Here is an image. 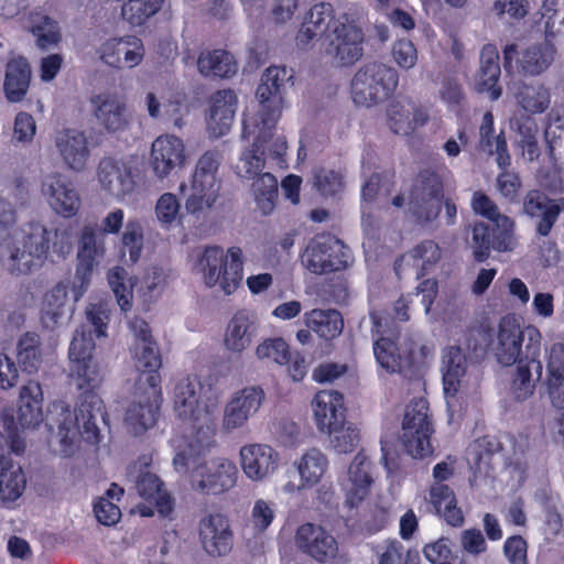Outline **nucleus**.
<instances>
[{
	"mask_svg": "<svg viewBox=\"0 0 564 564\" xmlns=\"http://www.w3.org/2000/svg\"><path fill=\"white\" fill-rule=\"evenodd\" d=\"M96 344L93 332L86 325L79 326L73 336L68 349L69 379L76 386L78 397L74 412L65 403L53 404L47 416V424L53 429L56 424L62 449L72 451L77 435L89 444L96 445L101 435L97 425V416L106 420L105 404L98 394L104 376L98 361L94 357Z\"/></svg>",
	"mask_w": 564,
	"mask_h": 564,
	"instance_id": "nucleus-1",
	"label": "nucleus"
},
{
	"mask_svg": "<svg viewBox=\"0 0 564 564\" xmlns=\"http://www.w3.org/2000/svg\"><path fill=\"white\" fill-rule=\"evenodd\" d=\"M129 327L134 335L133 355L135 367L147 373L148 388L138 393L124 414V424L133 435H142L152 429L160 416L163 402L161 375L162 358L149 324L141 317H133Z\"/></svg>",
	"mask_w": 564,
	"mask_h": 564,
	"instance_id": "nucleus-2",
	"label": "nucleus"
},
{
	"mask_svg": "<svg viewBox=\"0 0 564 564\" xmlns=\"http://www.w3.org/2000/svg\"><path fill=\"white\" fill-rule=\"evenodd\" d=\"M497 338V361L505 367L516 365L511 392L518 401H523L535 390L532 371H535L536 380L542 376V334L533 325L522 328L514 314H507L499 321Z\"/></svg>",
	"mask_w": 564,
	"mask_h": 564,
	"instance_id": "nucleus-3",
	"label": "nucleus"
},
{
	"mask_svg": "<svg viewBox=\"0 0 564 564\" xmlns=\"http://www.w3.org/2000/svg\"><path fill=\"white\" fill-rule=\"evenodd\" d=\"M172 399L175 415L195 430L193 441L199 454L215 447L219 400L213 386L197 375H187L176 381Z\"/></svg>",
	"mask_w": 564,
	"mask_h": 564,
	"instance_id": "nucleus-4",
	"label": "nucleus"
},
{
	"mask_svg": "<svg viewBox=\"0 0 564 564\" xmlns=\"http://www.w3.org/2000/svg\"><path fill=\"white\" fill-rule=\"evenodd\" d=\"M195 441L189 444L191 452H194L193 457H186L177 454L174 458V464L182 460L183 465H193L189 469L188 481L191 488L204 496H217L229 491L236 486L238 478V468L234 462L226 457H215L206 459L210 448L206 449L204 454H199Z\"/></svg>",
	"mask_w": 564,
	"mask_h": 564,
	"instance_id": "nucleus-5",
	"label": "nucleus"
},
{
	"mask_svg": "<svg viewBox=\"0 0 564 564\" xmlns=\"http://www.w3.org/2000/svg\"><path fill=\"white\" fill-rule=\"evenodd\" d=\"M43 390L37 381L30 380L21 387L17 421L12 413L3 412L1 414L6 441L9 449L15 455H22L25 451V438L22 435L25 429H35L43 422Z\"/></svg>",
	"mask_w": 564,
	"mask_h": 564,
	"instance_id": "nucleus-6",
	"label": "nucleus"
},
{
	"mask_svg": "<svg viewBox=\"0 0 564 564\" xmlns=\"http://www.w3.org/2000/svg\"><path fill=\"white\" fill-rule=\"evenodd\" d=\"M399 85V75L393 67L371 62L360 67L350 84L356 105L371 107L390 99Z\"/></svg>",
	"mask_w": 564,
	"mask_h": 564,
	"instance_id": "nucleus-7",
	"label": "nucleus"
},
{
	"mask_svg": "<svg viewBox=\"0 0 564 564\" xmlns=\"http://www.w3.org/2000/svg\"><path fill=\"white\" fill-rule=\"evenodd\" d=\"M434 432L429 401L425 398L412 399L405 406L401 426L400 440L405 452L413 458L432 456L431 437Z\"/></svg>",
	"mask_w": 564,
	"mask_h": 564,
	"instance_id": "nucleus-8",
	"label": "nucleus"
},
{
	"mask_svg": "<svg viewBox=\"0 0 564 564\" xmlns=\"http://www.w3.org/2000/svg\"><path fill=\"white\" fill-rule=\"evenodd\" d=\"M445 164L421 169L415 175L410 193L409 206L419 223L435 220L444 199Z\"/></svg>",
	"mask_w": 564,
	"mask_h": 564,
	"instance_id": "nucleus-9",
	"label": "nucleus"
},
{
	"mask_svg": "<svg viewBox=\"0 0 564 564\" xmlns=\"http://www.w3.org/2000/svg\"><path fill=\"white\" fill-rule=\"evenodd\" d=\"M205 284L209 288L219 284L221 290L230 295L242 281V250L230 247L227 253L217 246L206 247L200 259Z\"/></svg>",
	"mask_w": 564,
	"mask_h": 564,
	"instance_id": "nucleus-10",
	"label": "nucleus"
},
{
	"mask_svg": "<svg viewBox=\"0 0 564 564\" xmlns=\"http://www.w3.org/2000/svg\"><path fill=\"white\" fill-rule=\"evenodd\" d=\"M302 264L314 274L345 270L352 261L351 250L332 234L313 237L301 254Z\"/></svg>",
	"mask_w": 564,
	"mask_h": 564,
	"instance_id": "nucleus-11",
	"label": "nucleus"
},
{
	"mask_svg": "<svg viewBox=\"0 0 564 564\" xmlns=\"http://www.w3.org/2000/svg\"><path fill=\"white\" fill-rule=\"evenodd\" d=\"M291 78L285 66H270L263 72L256 91L260 104V131L271 132L275 128L283 109L285 83Z\"/></svg>",
	"mask_w": 564,
	"mask_h": 564,
	"instance_id": "nucleus-12",
	"label": "nucleus"
},
{
	"mask_svg": "<svg viewBox=\"0 0 564 564\" xmlns=\"http://www.w3.org/2000/svg\"><path fill=\"white\" fill-rule=\"evenodd\" d=\"M371 335L373 338V355L377 364L387 373H404V366L409 364V356L400 348L401 328L392 319L372 316Z\"/></svg>",
	"mask_w": 564,
	"mask_h": 564,
	"instance_id": "nucleus-13",
	"label": "nucleus"
},
{
	"mask_svg": "<svg viewBox=\"0 0 564 564\" xmlns=\"http://www.w3.org/2000/svg\"><path fill=\"white\" fill-rule=\"evenodd\" d=\"M502 55L507 73L517 69L525 76H539L553 64L556 48L549 41H542L532 43L519 52L518 45L510 43L503 47Z\"/></svg>",
	"mask_w": 564,
	"mask_h": 564,
	"instance_id": "nucleus-14",
	"label": "nucleus"
},
{
	"mask_svg": "<svg viewBox=\"0 0 564 564\" xmlns=\"http://www.w3.org/2000/svg\"><path fill=\"white\" fill-rule=\"evenodd\" d=\"M326 53L332 55L340 66H351L364 54L365 35L355 22L344 13L337 18L334 29L327 34Z\"/></svg>",
	"mask_w": 564,
	"mask_h": 564,
	"instance_id": "nucleus-15",
	"label": "nucleus"
},
{
	"mask_svg": "<svg viewBox=\"0 0 564 564\" xmlns=\"http://www.w3.org/2000/svg\"><path fill=\"white\" fill-rule=\"evenodd\" d=\"M51 231L42 225L31 227L22 241V248H14L8 261L11 274H29L46 259L51 248Z\"/></svg>",
	"mask_w": 564,
	"mask_h": 564,
	"instance_id": "nucleus-16",
	"label": "nucleus"
},
{
	"mask_svg": "<svg viewBox=\"0 0 564 564\" xmlns=\"http://www.w3.org/2000/svg\"><path fill=\"white\" fill-rule=\"evenodd\" d=\"M471 208L477 215L487 218L495 225L494 249L499 252L511 250L516 226L514 220L507 215L500 214L497 204L481 191L473 194Z\"/></svg>",
	"mask_w": 564,
	"mask_h": 564,
	"instance_id": "nucleus-17",
	"label": "nucleus"
},
{
	"mask_svg": "<svg viewBox=\"0 0 564 564\" xmlns=\"http://www.w3.org/2000/svg\"><path fill=\"white\" fill-rule=\"evenodd\" d=\"M198 535L204 551L213 556L227 555L234 545V533L229 520L221 513H209L200 519Z\"/></svg>",
	"mask_w": 564,
	"mask_h": 564,
	"instance_id": "nucleus-18",
	"label": "nucleus"
},
{
	"mask_svg": "<svg viewBox=\"0 0 564 564\" xmlns=\"http://www.w3.org/2000/svg\"><path fill=\"white\" fill-rule=\"evenodd\" d=\"M185 158L182 139L173 134H162L152 142L149 163L153 174L163 180L182 167Z\"/></svg>",
	"mask_w": 564,
	"mask_h": 564,
	"instance_id": "nucleus-19",
	"label": "nucleus"
},
{
	"mask_svg": "<svg viewBox=\"0 0 564 564\" xmlns=\"http://www.w3.org/2000/svg\"><path fill=\"white\" fill-rule=\"evenodd\" d=\"M295 545L304 554L319 563L334 560L338 553L336 539L323 527L307 522L295 533Z\"/></svg>",
	"mask_w": 564,
	"mask_h": 564,
	"instance_id": "nucleus-20",
	"label": "nucleus"
},
{
	"mask_svg": "<svg viewBox=\"0 0 564 564\" xmlns=\"http://www.w3.org/2000/svg\"><path fill=\"white\" fill-rule=\"evenodd\" d=\"M99 58L113 68H133L144 57V45L138 36L112 37L98 48Z\"/></svg>",
	"mask_w": 564,
	"mask_h": 564,
	"instance_id": "nucleus-21",
	"label": "nucleus"
},
{
	"mask_svg": "<svg viewBox=\"0 0 564 564\" xmlns=\"http://www.w3.org/2000/svg\"><path fill=\"white\" fill-rule=\"evenodd\" d=\"M79 243L76 272L73 281L76 301L87 291L94 268L98 263V258L104 254V248L97 245L96 232L93 227L85 226L83 228Z\"/></svg>",
	"mask_w": 564,
	"mask_h": 564,
	"instance_id": "nucleus-22",
	"label": "nucleus"
},
{
	"mask_svg": "<svg viewBox=\"0 0 564 564\" xmlns=\"http://www.w3.org/2000/svg\"><path fill=\"white\" fill-rule=\"evenodd\" d=\"M42 192L56 214L70 218L78 213L80 197L67 176L59 173L47 175L42 183Z\"/></svg>",
	"mask_w": 564,
	"mask_h": 564,
	"instance_id": "nucleus-23",
	"label": "nucleus"
},
{
	"mask_svg": "<svg viewBox=\"0 0 564 564\" xmlns=\"http://www.w3.org/2000/svg\"><path fill=\"white\" fill-rule=\"evenodd\" d=\"M371 462L358 452L349 465L347 479L341 484L345 492L344 506L352 512L367 499L373 482L370 475Z\"/></svg>",
	"mask_w": 564,
	"mask_h": 564,
	"instance_id": "nucleus-24",
	"label": "nucleus"
},
{
	"mask_svg": "<svg viewBox=\"0 0 564 564\" xmlns=\"http://www.w3.org/2000/svg\"><path fill=\"white\" fill-rule=\"evenodd\" d=\"M523 210L529 217L538 218L536 235L546 237L564 210V198L552 199L539 189H531L524 196Z\"/></svg>",
	"mask_w": 564,
	"mask_h": 564,
	"instance_id": "nucleus-25",
	"label": "nucleus"
},
{
	"mask_svg": "<svg viewBox=\"0 0 564 564\" xmlns=\"http://www.w3.org/2000/svg\"><path fill=\"white\" fill-rule=\"evenodd\" d=\"M240 462L245 475L253 481L269 478L278 468L279 454L267 444H249L240 449Z\"/></svg>",
	"mask_w": 564,
	"mask_h": 564,
	"instance_id": "nucleus-26",
	"label": "nucleus"
},
{
	"mask_svg": "<svg viewBox=\"0 0 564 564\" xmlns=\"http://www.w3.org/2000/svg\"><path fill=\"white\" fill-rule=\"evenodd\" d=\"M97 122L108 132L124 130L129 124L127 105L120 96L112 93H100L90 99Z\"/></svg>",
	"mask_w": 564,
	"mask_h": 564,
	"instance_id": "nucleus-27",
	"label": "nucleus"
},
{
	"mask_svg": "<svg viewBox=\"0 0 564 564\" xmlns=\"http://www.w3.org/2000/svg\"><path fill=\"white\" fill-rule=\"evenodd\" d=\"M263 400L264 392L260 387L243 388L237 392L225 408L224 427L231 431L245 425L257 413Z\"/></svg>",
	"mask_w": 564,
	"mask_h": 564,
	"instance_id": "nucleus-28",
	"label": "nucleus"
},
{
	"mask_svg": "<svg viewBox=\"0 0 564 564\" xmlns=\"http://www.w3.org/2000/svg\"><path fill=\"white\" fill-rule=\"evenodd\" d=\"M210 102L207 128L213 137L220 138L231 128L238 99L234 90L223 89L212 96Z\"/></svg>",
	"mask_w": 564,
	"mask_h": 564,
	"instance_id": "nucleus-29",
	"label": "nucleus"
},
{
	"mask_svg": "<svg viewBox=\"0 0 564 564\" xmlns=\"http://www.w3.org/2000/svg\"><path fill=\"white\" fill-rule=\"evenodd\" d=\"M336 22L335 10L329 2L315 3L304 17L296 36L297 43L307 45L316 37L327 36Z\"/></svg>",
	"mask_w": 564,
	"mask_h": 564,
	"instance_id": "nucleus-30",
	"label": "nucleus"
},
{
	"mask_svg": "<svg viewBox=\"0 0 564 564\" xmlns=\"http://www.w3.org/2000/svg\"><path fill=\"white\" fill-rule=\"evenodd\" d=\"M9 444L4 434L0 431V496L6 501H15L22 496L26 479L21 466H14L7 451Z\"/></svg>",
	"mask_w": 564,
	"mask_h": 564,
	"instance_id": "nucleus-31",
	"label": "nucleus"
},
{
	"mask_svg": "<svg viewBox=\"0 0 564 564\" xmlns=\"http://www.w3.org/2000/svg\"><path fill=\"white\" fill-rule=\"evenodd\" d=\"M313 410L316 425L321 432L344 423L346 406L343 393L335 390H321L313 400Z\"/></svg>",
	"mask_w": 564,
	"mask_h": 564,
	"instance_id": "nucleus-32",
	"label": "nucleus"
},
{
	"mask_svg": "<svg viewBox=\"0 0 564 564\" xmlns=\"http://www.w3.org/2000/svg\"><path fill=\"white\" fill-rule=\"evenodd\" d=\"M501 69L499 53L495 44H485L480 51V69L476 82V90L479 94H488L495 101L502 95V88L498 85Z\"/></svg>",
	"mask_w": 564,
	"mask_h": 564,
	"instance_id": "nucleus-33",
	"label": "nucleus"
},
{
	"mask_svg": "<svg viewBox=\"0 0 564 564\" xmlns=\"http://www.w3.org/2000/svg\"><path fill=\"white\" fill-rule=\"evenodd\" d=\"M98 180L105 191L117 197H124L134 187L130 167L110 158H105L100 161Z\"/></svg>",
	"mask_w": 564,
	"mask_h": 564,
	"instance_id": "nucleus-34",
	"label": "nucleus"
},
{
	"mask_svg": "<svg viewBox=\"0 0 564 564\" xmlns=\"http://www.w3.org/2000/svg\"><path fill=\"white\" fill-rule=\"evenodd\" d=\"M191 188L185 207L191 215L199 217L215 206L219 197L220 181L217 175H192Z\"/></svg>",
	"mask_w": 564,
	"mask_h": 564,
	"instance_id": "nucleus-35",
	"label": "nucleus"
},
{
	"mask_svg": "<svg viewBox=\"0 0 564 564\" xmlns=\"http://www.w3.org/2000/svg\"><path fill=\"white\" fill-rule=\"evenodd\" d=\"M258 328L256 316L247 310H240L229 321L224 343L229 350L241 352L250 346Z\"/></svg>",
	"mask_w": 564,
	"mask_h": 564,
	"instance_id": "nucleus-36",
	"label": "nucleus"
},
{
	"mask_svg": "<svg viewBox=\"0 0 564 564\" xmlns=\"http://www.w3.org/2000/svg\"><path fill=\"white\" fill-rule=\"evenodd\" d=\"M55 144L69 169L82 171L85 167L89 149L84 132L64 129L57 133Z\"/></svg>",
	"mask_w": 564,
	"mask_h": 564,
	"instance_id": "nucleus-37",
	"label": "nucleus"
},
{
	"mask_svg": "<svg viewBox=\"0 0 564 564\" xmlns=\"http://www.w3.org/2000/svg\"><path fill=\"white\" fill-rule=\"evenodd\" d=\"M495 118L491 111H486L479 127V149L488 155H496V162L499 169L511 165V156L508 150V143L505 131L501 130L496 137Z\"/></svg>",
	"mask_w": 564,
	"mask_h": 564,
	"instance_id": "nucleus-38",
	"label": "nucleus"
},
{
	"mask_svg": "<svg viewBox=\"0 0 564 564\" xmlns=\"http://www.w3.org/2000/svg\"><path fill=\"white\" fill-rule=\"evenodd\" d=\"M441 248L433 240H423L394 261V270L400 273L403 262L417 269L416 276L423 278L441 259Z\"/></svg>",
	"mask_w": 564,
	"mask_h": 564,
	"instance_id": "nucleus-39",
	"label": "nucleus"
},
{
	"mask_svg": "<svg viewBox=\"0 0 564 564\" xmlns=\"http://www.w3.org/2000/svg\"><path fill=\"white\" fill-rule=\"evenodd\" d=\"M31 80V67L24 57L8 62L3 89L10 102H20L24 99Z\"/></svg>",
	"mask_w": 564,
	"mask_h": 564,
	"instance_id": "nucleus-40",
	"label": "nucleus"
},
{
	"mask_svg": "<svg viewBox=\"0 0 564 564\" xmlns=\"http://www.w3.org/2000/svg\"><path fill=\"white\" fill-rule=\"evenodd\" d=\"M430 501L436 513L442 517L448 525L459 528L464 524L465 518L463 511L457 506L456 496L448 485H433L430 489Z\"/></svg>",
	"mask_w": 564,
	"mask_h": 564,
	"instance_id": "nucleus-41",
	"label": "nucleus"
},
{
	"mask_svg": "<svg viewBox=\"0 0 564 564\" xmlns=\"http://www.w3.org/2000/svg\"><path fill=\"white\" fill-rule=\"evenodd\" d=\"M197 68L205 77L230 78L236 75L238 64L234 55L228 51L213 50L199 54Z\"/></svg>",
	"mask_w": 564,
	"mask_h": 564,
	"instance_id": "nucleus-42",
	"label": "nucleus"
},
{
	"mask_svg": "<svg viewBox=\"0 0 564 564\" xmlns=\"http://www.w3.org/2000/svg\"><path fill=\"white\" fill-rule=\"evenodd\" d=\"M304 323L324 340L338 337L344 328V319L337 310L314 308L304 314Z\"/></svg>",
	"mask_w": 564,
	"mask_h": 564,
	"instance_id": "nucleus-43",
	"label": "nucleus"
},
{
	"mask_svg": "<svg viewBox=\"0 0 564 564\" xmlns=\"http://www.w3.org/2000/svg\"><path fill=\"white\" fill-rule=\"evenodd\" d=\"M467 359L459 346H449L443 355V386L447 395L454 397L465 376Z\"/></svg>",
	"mask_w": 564,
	"mask_h": 564,
	"instance_id": "nucleus-44",
	"label": "nucleus"
},
{
	"mask_svg": "<svg viewBox=\"0 0 564 564\" xmlns=\"http://www.w3.org/2000/svg\"><path fill=\"white\" fill-rule=\"evenodd\" d=\"M17 360L22 371L34 373L43 361L40 335L34 332L23 334L17 345Z\"/></svg>",
	"mask_w": 564,
	"mask_h": 564,
	"instance_id": "nucleus-45",
	"label": "nucleus"
},
{
	"mask_svg": "<svg viewBox=\"0 0 564 564\" xmlns=\"http://www.w3.org/2000/svg\"><path fill=\"white\" fill-rule=\"evenodd\" d=\"M546 387L552 404L555 406L557 397L563 395L564 387V344L555 343L551 346L546 362Z\"/></svg>",
	"mask_w": 564,
	"mask_h": 564,
	"instance_id": "nucleus-46",
	"label": "nucleus"
},
{
	"mask_svg": "<svg viewBox=\"0 0 564 564\" xmlns=\"http://www.w3.org/2000/svg\"><path fill=\"white\" fill-rule=\"evenodd\" d=\"M303 486H314L318 484L327 470L328 459L317 448L306 451L296 463Z\"/></svg>",
	"mask_w": 564,
	"mask_h": 564,
	"instance_id": "nucleus-47",
	"label": "nucleus"
},
{
	"mask_svg": "<svg viewBox=\"0 0 564 564\" xmlns=\"http://www.w3.org/2000/svg\"><path fill=\"white\" fill-rule=\"evenodd\" d=\"M251 192L258 208L263 215H270L278 199V180L269 173H262L253 178Z\"/></svg>",
	"mask_w": 564,
	"mask_h": 564,
	"instance_id": "nucleus-48",
	"label": "nucleus"
},
{
	"mask_svg": "<svg viewBox=\"0 0 564 564\" xmlns=\"http://www.w3.org/2000/svg\"><path fill=\"white\" fill-rule=\"evenodd\" d=\"M163 0H126L121 7V17L133 26L144 24L162 7Z\"/></svg>",
	"mask_w": 564,
	"mask_h": 564,
	"instance_id": "nucleus-49",
	"label": "nucleus"
},
{
	"mask_svg": "<svg viewBox=\"0 0 564 564\" xmlns=\"http://www.w3.org/2000/svg\"><path fill=\"white\" fill-rule=\"evenodd\" d=\"M330 437V444L335 452L339 454H347L355 451L360 441L359 430L352 424L337 423L335 426H330L325 430Z\"/></svg>",
	"mask_w": 564,
	"mask_h": 564,
	"instance_id": "nucleus-50",
	"label": "nucleus"
},
{
	"mask_svg": "<svg viewBox=\"0 0 564 564\" xmlns=\"http://www.w3.org/2000/svg\"><path fill=\"white\" fill-rule=\"evenodd\" d=\"M502 449L501 443L489 435L478 438L469 449L470 460L478 471H488L492 456Z\"/></svg>",
	"mask_w": 564,
	"mask_h": 564,
	"instance_id": "nucleus-51",
	"label": "nucleus"
},
{
	"mask_svg": "<svg viewBox=\"0 0 564 564\" xmlns=\"http://www.w3.org/2000/svg\"><path fill=\"white\" fill-rule=\"evenodd\" d=\"M496 227L492 229L489 225L478 221L475 223L471 230V248L473 257L477 262H485L491 249H494V234Z\"/></svg>",
	"mask_w": 564,
	"mask_h": 564,
	"instance_id": "nucleus-52",
	"label": "nucleus"
},
{
	"mask_svg": "<svg viewBox=\"0 0 564 564\" xmlns=\"http://www.w3.org/2000/svg\"><path fill=\"white\" fill-rule=\"evenodd\" d=\"M67 284L58 282L44 294L42 307L43 322L50 319L53 324L57 323L58 318L63 315V308L67 299Z\"/></svg>",
	"mask_w": 564,
	"mask_h": 564,
	"instance_id": "nucleus-53",
	"label": "nucleus"
},
{
	"mask_svg": "<svg viewBox=\"0 0 564 564\" xmlns=\"http://www.w3.org/2000/svg\"><path fill=\"white\" fill-rule=\"evenodd\" d=\"M108 282L116 296L117 303L123 312L132 307V285H127V271L122 267H115L108 272Z\"/></svg>",
	"mask_w": 564,
	"mask_h": 564,
	"instance_id": "nucleus-54",
	"label": "nucleus"
},
{
	"mask_svg": "<svg viewBox=\"0 0 564 564\" xmlns=\"http://www.w3.org/2000/svg\"><path fill=\"white\" fill-rule=\"evenodd\" d=\"M315 189L324 197H334L344 188V177L340 172L326 167H318L313 173Z\"/></svg>",
	"mask_w": 564,
	"mask_h": 564,
	"instance_id": "nucleus-55",
	"label": "nucleus"
},
{
	"mask_svg": "<svg viewBox=\"0 0 564 564\" xmlns=\"http://www.w3.org/2000/svg\"><path fill=\"white\" fill-rule=\"evenodd\" d=\"M521 107L531 113H542L550 105V95L542 86L524 85L518 93Z\"/></svg>",
	"mask_w": 564,
	"mask_h": 564,
	"instance_id": "nucleus-56",
	"label": "nucleus"
},
{
	"mask_svg": "<svg viewBox=\"0 0 564 564\" xmlns=\"http://www.w3.org/2000/svg\"><path fill=\"white\" fill-rule=\"evenodd\" d=\"M256 355L261 360L273 361L278 365H286L291 360L290 347L281 338H269L258 345Z\"/></svg>",
	"mask_w": 564,
	"mask_h": 564,
	"instance_id": "nucleus-57",
	"label": "nucleus"
},
{
	"mask_svg": "<svg viewBox=\"0 0 564 564\" xmlns=\"http://www.w3.org/2000/svg\"><path fill=\"white\" fill-rule=\"evenodd\" d=\"M529 0H495L491 7L497 19L510 23L524 19L529 14Z\"/></svg>",
	"mask_w": 564,
	"mask_h": 564,
	"instance_id": "nucleus-58",
	"label": "nucleus"
},
{
	"mask_svg": "<svg viewBox=\"0 0 564 564\" xmlns=\"http://www.w3.org/2000/svg\"><path fill=\"white\" fill-rule=\"evenodd\" d=\"M241 171L240 176L253 180L262 174L265 164L264 152L261 150V144L254 141L248 149L242 152L240 158Z\"/></svg>",
	"mask_w": 564,
	"mask_h": 564,
	"instance_id": "nucleus-59",
	"label": "nucleus"
},
{
	"mask_svg": "<svg viewBox=\"0 0 564 564\" xmlns=\"http://www.w3.org/2000/svg\"><path fill=\"white\" fill-rule=\"evenodd\" d=\"M181 204L176 195L164 193L160 196L155 205V214L161 226L170 229L174 224L181 220Z\"/></svg>",
	"mask_w": 564,
	"mask_h": 564,
	"instance_id": "nucleus-60",
	"label": "nucleus"
},
{
	"mask_svg": "<svg viewBox=\"0 0 564 564\" xmlns=\"http://www.w3.org/2000/svg\"><path fill=\"white\" fill-rule=\"evenodd\" d=\"M122 246L131 263H137L143 248V230L138 220H129L122 235Z\"/></svg>",
	"mask_w": 564,
	"mask_h": 564,
	"instance_id": "nucleus-61",
	"label": "nucleus"
},
{
	"mask_svg": "<svg viewBox=\"0 0 564 564\" xmlns=\"http://www.w3.org/2000/svg\"><path fill=\"white\" fill-rule=\"evenodd\" d=\"M500 170L501 172L497 176V187L499 193L510 203L518 202L519 192L522 187L520 176L514 172L508 171V167Z\"/></svg>",
	"mask_w": 564,
	"mask_h": 564,
	"instance_id": "nucleus-62",
	"label": "nucleus"
},
{
	"mask_svg": "<svg viewBox=\"0 0 564 564\" xmlns=\"http://www.w3.org/2000/svg\"><path fill=\"white\" fill-rule=\"evenodd\" d=\"M392 57L399 67L410 69L417 62V51L412 41L402 39L398 40L391 51Z\"/></svg>",
	"mask_w": 564,
	"mask_h": 564,
	"instance_id": "nucleus-63",
	"label": "nucleus"
},
{
	"mask_svg": "<svg viewBox=\"0 0 564 564\" xmlns=\"http://www.w3.org/2000/svg\"><path fill=\"white\" fill-rule=\"evenodd\" d=\"M528 543L519 534L511 535L503 543V554L510 564H528Z\"/></svg>",
	"mask_w": 564,
	"mask_h": 564,
	"instance_id": "nucleus-64",
	"label": "nucleus"
}]
</instances>
